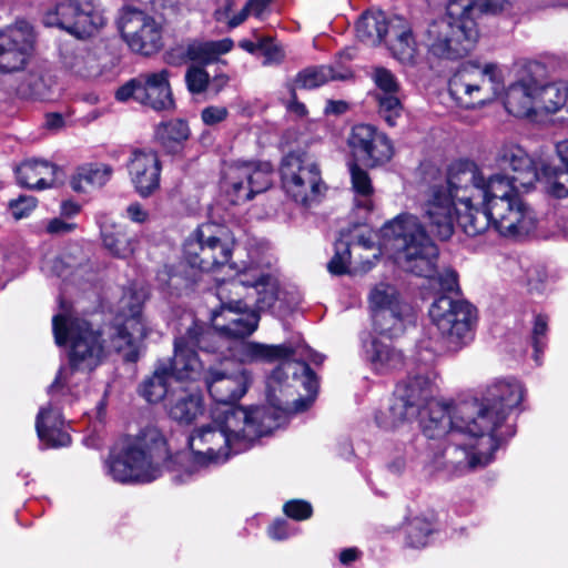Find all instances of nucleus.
I'll list each match as a JSON object with an SVG mask.
<instances>
[{"instance_id": "52", "label": "nucleus", "mask_w": 568, "mask_h": 568, "mask_svg": "<svg viewBox=\"0 0 568 568\" xmlns=\"http://www.w3.org/2000/svg\"><path fill=\"white\" fill-rule=\"evenodd\" d=\"M232 6L233 0H217V8L214 11L215 20L226 23L230 29L239 27L250 16L246 6H244L239 13L232 16Z\"/></svg>"}, {"instance_id": "23", "label": "nucleus", "mask_w": 568, "mask_h": 568, "mask_svg": "<svg viewBox=\"0 0 568 568\" xmlns=\"http://www.w3.org/2000/svg\"><path fill=\"white\" fill-rule=\"evenodd\" d=\"M36 42L32 26L19 20L0 31V71L11 73L24 68Z\"/></svg>"}, {"instance_id": "48", "label": "nucleus", "mask_w": 568, "mask_h": 568, "mask_svg": "<svg viewBox=\"0 0 568 568\" xmlns=\"http://www.w3.org/2000/svg\"><path fill=\"white\" fill-rule=\"evenodd\" d=\"M434 530V523L429 518L415 516L405 526L406 542L413 548L425 547Z\"/></svg>"}, {"instance_id": "55", "label": "nucleus", "mask_w": 568, "mask_h": 568, "mask_svg": "<svg viewBox=\"0 0 568 568\" xmlns=\"http://www.w3.org/2000/svg\"><path fill=\"white\" fill-rule=\"evenodd\" d=\"M258 54L264 57V65L277 64L284 59L282 49L268 37L261 38Z\"/></svg>"}, {"instance_id": "35", "label": "nucleus", "mask_w": 568, "mask_h": 568, "mask_svg": "<svg viewBox=\"0 0 568 568\" xmlns=\"http://www.w3.org/2000/svg\"><path fill=\"white\" fill-rule=\"evenodd\" d=\"M57 166L49 161L31 159L16 169L17 181L21 186L43 190L54 183Z\"/></svg>"}, {"instance_id": "10", "label": "nucleus", "mask_w": 568, "mask_h": 568, "mask_svg": "<svg viewBox=\"0 0 568 568\" xmlns=\"http://www.w3.org/2000/svg\"><path fill=\"white\" fill-rule=\"evenodd\" d=\"M496 426L497 419H489ZM471 429H465L464 433L455 439H449L440 453H436L432 460L434 470L445 469L452 475H460L467 470L484 467L489 464L495 452L500 447L501 440L493 435L491 427L478 425Z\"/></svg>"}, {"instance_id": "9", "label": "nucleus", "mask_w": 568, "mask_h": 568, "mask_svg": "<svg viewBox=\"0 0 568 568\" xmlns=\"http://www.w3.org/2000/svg\"><path fill=\"white\" fill-rule=\"evenodd\" d=\"M301 361H285L277 366L267 382V403L273 412H283V423L287 414L303 412L315 400L318 381L308 363L320 365L322 354L304 347Z\"/></svg>"}, {"instance_id": "56", "label": "nucleus", "mask_w": 568, "mask_h": 568, "mask_svg": "<svg viewBox=\"0 0 568 568\" xmlns=\"http://www.w3.org/2000/svg\"><path fill=\"white\" fill-rule=\"evenodd\" d=\"M285 515L295 520L308 519L313 514L312 505L302 499H293L284 504Z\"/></svg>"}, {"instance_id": "36", "label": "nucleus", "mask_w": 568, "mask_h": 568, "mask_svg": "<svg viewBox=\"0 0 568 568\" xmlns=\"http://www.w3.org/2000/svg\"><path fill=\"white\" fill-rule=\"evenodd\" d=\"M374 329L390 338L402 335L407 325L413 324L415 316L412 307L404 304L397 310L374 311L371 312Z\"/></svg>"}, {"instance_id": "34", "label": "nucleus", "mask_w": 568, "mask_h": 568, "mask_svg": "<svg viewBox=\"0 0 568 568\" xmlns=\"http://www.w3.org/2000/svg\"><path fill=\"white\" fill-rule=\"evenodd\" d=\"M535 80H523L508 87L504 95V106L517 118L537 114Z\"/></svg>"}, {"instance_id": "42", "label": "nucleus", "mask_w": 568, "mask_h": 568, "mask_svg": "<svg viewBox=\"0 0 568 568\" xmlns=\"http://www.w3.org/2000/svg\"><path fill=\"white\" fill-rule=\"evenodd\" d=\"M168 363H160L158 361L152 376L146 378L140 386L141 395L149 403H159L162 399L166 400L172 388L176 387V384H174L170 374H168Z\"/></svg>"}, {"instance_id": "40", "label": "nucleus", "mask_w": 568, "mask_h": 568, "mask_svg": "<svg viewBox=\"0 0 568 568\" xmlns=\"http://www.w3.org/2000/svg\"><path fill=\"white\" fill-rule=\"evenodd\" d=\"M389 24L390 19L383 11L368 10L356 23V36L365 44L377 45L389 37Z\"/></svg>"}, {"instance_id": "37", "label": "nucleus", "mask_w": 568, "mask_h": 568, "mask_svg": "<svg viewBox=\"0 0 568 568\" xmlns=\"http://www.w3.org/2000/svg\"><path fill=\"white\" fill-rule=\"evenodd\" d=\"M233 48V41L229 38L217 41H199L192 40L173 49L169 57L173 59L174 52H179L183 58L200 63H210L217 59L219 55L227 53Z\"/></svg>"}, {"instance_id": "19", "label": "nucleus", "mask_w": 568, "mask_h": 568, "mask_svg": "<svg viewBox=\"0 0 568 568\" xmlns=\"http://www.w3.org/2000/svg\"><path fill=\"white\" fill-rule=\"evenodd\" d=\"M118 26L123 41L134 53L152 55L164 45L163 24L143 10L123 9Z\"/></svg>"}, {"instance_id": "64", "label": "nucleus", "mask_w": 568, "mask_h": 568, "mask_svg": "<svg viewBox=\"0 0 568 568\" xmlns=\"http://www.w3.org/2000/svg\"><path fill=\"white\" fill-rule=\"evenodd\" d=\"M180 280L179 276L171 274V268L168 266L158 273V281L163 288H176Z\"/></svg>"}, {"instance_id": "25", "label": "nucleus", "mask_w": 568, "mask_h": 568, "mask_svg": "<svg viewBox=\"0 0 568 568\" xmlns=\"http://www.w3.org/2000/svg\"><path fill=\"white\" fill-rule=\"evenodd\" d=\"M496 162L504 171L500 173L510 181V186L530 190L538 180V170L528 152L516 143L504 144L497 154Z\"/></svg>"}, {"instance_id": "61", "label": "nucleus", "mask_w": 568, "mask_h": 568, "mask_svg": "<svg viewBox=\"0 0 568 568\" xmlns=\"http://www.w3.org/2000/svg\"><path fill=\"white\" fill-rule=\"evenodd\" d=\"M125 215L136 224H144L150 220L149 211L139 202L129 204L125 209Z\"/></svg>"}, {"instance_id": "27", "label": "nucleus", "mask_w": 568, "mask_h": 568, "mask_svg": "<svg viewBox=\"0 0 568 568\" xmlns=\"http://www.w3.org/2000/svg\"><path fill=\"white\" fill-rule=\"evenodd\" d=\"M69 396L75 398L79 395H73L68 390L54 397L50 395L51 402L47 407H41L37 415L36 429L40 442L45 447H64L71 443V437L65 430L64 418L57 406L60 398L64 397L68 400Z\"/></svg>"}, {"instance_id": "49", "label": "nucleus", "mask_w": 568, "mask_h": 568, "mask_svg": "<svg viewBox=\"0 0 568 568\" xmlns=\"http://www.w3.org/2000/svg\"><path fill=\"white\" fill-rule=\"evenodd\" d=\"M345 75L336 73L328 65L307 68L301 71L296 78V85L304 89H314L329 80L344 79Z\"/></svg>"}, {"instance_id": "44", "label": "nucleus", "mask_w": 568, "mask_h": 568, "mask_svg": "<svg viewBox=\"0 0 568 568\" xmlns=\"http://www.w3.org/2000/svg\"><path fill=\"white\" fill-rule=\"evenodd\" d=\"M189 136V125L185 121L180 119L162 122L155 129L156 140L171 153L176 152Z\"/></svg>"}, {"instance_id": "39", "label": "nucleus", "mask_w": 568, "mask_h": 568, "mask_svg": "<svg viewBox=\"0 0 568 568\" xmlns=\"http://www.w3.org/2000/svg\"><path fill=\"white\" fill-rule=\"evenodd\" d=\"M84 255L82 250L74 245L68 252H63L61 255L48 260L43 264V270L57 277H61L67 281L73 278L74 281L82 276L84 271L88 268L87 265L82 264Z\"/></svg>"}, {"instance_id": "43", "label": "nucleus", "mask_w": 568, "mask_h": 568, "mask_svg": "<svg viewBox=\"0 0 568 568\" xmlns=\"http://www.w3.org/2000/svg\"><path fill=\"white\" fill-rule=\"evenodd\" d=\"M113 174L108 164H87L80 166L73 174L70 185L75 192H88L90 189L105 185Z\"/></svg>"}, {"instance_id": "17", "label": "nucleus", "mask_w": 568, "mask_h": 568, "mask_svg": "<svg viewBox=\"0 0 568 568\" xmlns=\"http://www.w3.org/2000/svg\"><path fill=\"white\" fill-rule=\"evenodd\" d=\"M146 298L143 290L125 291L121 301V313L116 318V326L112 336L111 346L128 362H135L139 358L140 344L146 337L148 329L143 322L141 312Z\"/></svg>"}, {"instance_id": "7", "label": "nucleus", "mask_w": 568, "mask_h": 568, "mask_svg": "<svg viewBox=\"0 0 568 568\" xmlns=\"http://www.w3.org/2000/svg\"><path fill=\"white\" fill-rule=\"evenodd\" d=\"M169 458L164 436L152 428L112 448L104 468L118 483H150L162 475L164 467H169Z\"/></svg>"}, {"instance_id": "4", "label": "nucleus", "mask_w": 568, "mask_h": 568, "mask_svg": "<svg viewBox=\"0 0 568 568\" xmlns=\"http://www.w3.org/2000/svg\"><path fill=\"white\" fill-rule=\"evenodd\" d=\"M432 237L435 235L422 216L405 213L381 229L379 245L405 271L434 280L440 290L453 292L458 287L457 273L452 268L437 271L438 247Z\"/></svg>"}, {"instance_id": "58", "label": "nucleus", "mask_w": 568, "mask_h": 568, "mask_svg": "<svg viewBox=\"0 0 568 568\" xmlns=\"http://www.w3.org/2000/svg\"><path fill=\"white\" fill-rule=\"evenodd\" d=\"M295 534L297 529L285 519H276L267 528L268 537L276 541L285 540Z\"/></svg>"}, {"instance_id": "5", "label": "nucleus", "mask_w": 568, "mask_h": 568, "mask_svg": "<svg viewBox=\"0 0 568 568\" xmlns=\"http://www.w3.org/2000/svg\"><path fill=\"white\" fill-rule=\"evenodd\" d=\"M55 343L69 344V364L62 366L48 394L54 397L64 390L80 395L88 375L102 362L105 351L101 333L93 329L89 322L62 311L52 318Z\"/></svg>"}, {"instance_id": "47", "label": "nucleus", "mask_w": 568, "mask_h": 568, "mask_svg": "<svg viewBox=\"0 0 568 568\" xmlns=\"http://www.w3.org/2000/svg\"><path fill=\"white\" fill-rule=\"evenodd\" d=\"M349 173L353 190L357 196L356 205L366 211L372 210L373 202L371 196L373 195L374 189L368 173L361 169L356 163L349 164Z\"/></svg>"}, {"instance_id": "26", "label": "nucleus", "mask_w": 568, "mask_h": 568, "mask_svg": "<svg viewBox=\"0 0 568 568\" xmlns=\"http://www.w3.org/2000/svg\"><path fill=\"white\" fill-rule=\"evenodd\" d=\"M131 183L142 197L151 196L160 187L161 162L151 149H134L126 162Z\"/></svg>"}, {"instance_id": "54", "label": "nucleus", "mask_w": 568, "mask_h": 568, "mask_svg": "<svg viewBox=\"0 0 568 568\" xmlns=\"http://www.w3.org/2000/svg\"><path fill=\"white\" fill-rule=\"evenodd\" d=\"M186 85L192 93H202L209 88L210 77L201 67H191L185 74Z\"/></svg>"}, {"instance_id": "1", "label": "nucleus", "mask_w": 568, "mask_h": 568, "mask_svg": "<svg viewBox=\"0 0 568 568\" xmlns=\"http://www.w3.org/2000/svg\"><path fill=\"white\" fill-rule=\"evenodd\" d=\"M519 189L499 173L486 175L475 163L459 161L449 166L445 180L420 193L418 210L440 241L452 237L455 222L468 236L493 229L503 237H523L535 231L537 216Z\"/></svg>"}, {"instance_id": "32", "label": "nucleus", "mask_w": 568, "mask_h": 568, "mask_svg": "<svg viewBox=\"0 0 568 568\" xmlns=\"http://www.w3.org/2000/svg\"><path fill=\"white\" fill-rule=\"evenodd\" d=\"M362 357L382 375L400 368L404 363L400 351L372 335L362 337Z\"/></svg>"}, {"instance_id": "13", "label": "nucleus", "mask_w": 568, "mask_h": 568, "mask_svg": "<svg viewBox=\"0 0 568 568\" xmlns=\"http://www.w3.org/2000/svg\"><path fill=\"white\" fill-rule=\"evenodd\" d=\"M424 435L430 439H449L459 437L465 429H477L478 425L493 427V422L485 415L484 408H476L468 403L449 406L437 400L429 404L417 417Z\"/></svg>"}, {"instance_id": "3", "label": "nucleus", "mask_w": 568, "mask_h": 568, "mask_svg": "<svg viewBox=\"0 0 568 568\" xmlns=\"http://www.w3.org/2000/svg\"><path fill=\"white\" fill-rule=\"evenodd\" d=\"M217 233L219 227L212 223L200 225L184 242L185 261L202 272H211L217 267H227L234 272L227 280L214 277L215 295L219 301H230L234 294L240 300L248 302L252 308L255 306L256 312L272 308L278 298L277 278L257 265H226L232 251L229 244L221 241Z\"/></svg>"}, {"instance_id": "59", "label": "nucleus", "mask_w": 568, "mask_h": 568, "mask_svg": "<svg viewBox=\"0 0 568 568\" xmlns=\"http://www.w3.org/2000/svg\"><path fill=\"white\" fill-rule=\"evenodd\" d=\"M229 115V110L223 105H210L202 110L201 119L205 125H215L224 120Z\"/></svg>"}, {"instance_id": "30", "label": "nucleus", "mask_w": 568, "mask_h": 568, "mask_svg": "<svg viewBox=\"0 0 568 568\" xmlns=\"http://www.w3.org/2000/svg\"><path fill=\"white\" fill-rule=\"evenodd\" d=\"M231 357L240 364L272 363L297 353L286 344L270 345L252 341H236L227 346Z\"/></svg>"}, {"instance_id": "12", "label": "nucleus", "mask_w": 568, "mask_h": 568, "mask_svg": "<svg viewBox=\"0 0 568 568\" xmlns=\"http://www.w3.org/2000/svg\"><path fill=\"white\" fill-rule=\"evenodd\" d=\"M219 341L220 336L212 329L205 328L191 318V325L186 332L174 339L173 357L159 359V362L169 364L168 374L176 386L182 385L183 381H196L203 374V364L196 349L217 353L220 352Z\"/></svg>"}, {"instance_id": "41", "label": "nucleus", "mask_w": 568, "mask_h": 568, "mask_svg": "<svg viewBox=\"0 0 568 568\" xmlns=\"http://www.w3.org/2000/svg\"><path fill=\"white\" fill-rule=\"evenodd\" d=\"M537 113H556L568 102V82L540 84L535 81Z\"/></svg>"}, {"instance_id": "51", "label": "nucleus", "mask_w": 568, "mask_h": 568, "mask_svg": "<svg viewBox=\"0 0 568 568\" xmlns=\"http://www.w3.org/2000/svg\"><path fill=\"white\" fill-rule=\"evenodd\" d=\"M341 239L334 244V255L327 264V270L333 275H342L348 272L351 261V243L341 234Z\"/></svg>"}, {"instance_id": "45", "label": "nucleus", "mask_w": 568, "mask_h": 568, "mask_svg": "<svg viewBox=\"0 0 568 568\" xmlns=\"http://www.w3.org/2000/svg\"><path fill=\"white\" fill-rule=\"evenodd\" d=\"M544 184L546 192L556 199L568 196V169L551 164H544L538 171V180Z\"/></svg>"}, {"instance_id": "31", "label": "nucleus", "mask_w": 568, "mask_h": 568, "mask_svg": "<svg viewBox=\"0 0 568 568\" xmlns=\"http://www.w3.org/2000/svg\"><path fill=\"white\" fill-rule=\"evenodd\" d=\"M169 78L170 73L165 69L140 74L138 102L149 105L156 111L173 109L174 101Z\"/></svg>"}, {"instance_id": "22", "label": "nucleus", "mask_w": 568, "mask_h": 568, "mask_svg": "<svg viewBox=\"0 0 568 568\" xmlns=\"http://www.w3.org/2000/svg\"><path fill=\"white\" fill-rule=\"evenodd\" d=\"M204 383L213 402L231 406L245 396L253 384V374L245 367L210 366L204 373Z\"/></svg>"}, {"instance_id": "63", "label": "nucleus", "mask_w": 568, "mask_h": 568, "mask_svg": "<svg viewBox=\"0 0 568 568\" xmlns=\"http://www.w3.org/2000/svg\"><path fill=\"white\" fill-rule=\"evenodd\" d=\"M77 225L74 223L65 222L62 219H53L47 225V231L50 234H67L72 232Z\"/></svg>"}, {"instance_id": "24", "label": "nucleus", "mask_w": 568, "mask_h": 568, "mask_svg": "<svg viewBox=\"0 0 568 568\" xmlns=\"http://www.w3.org/2000/svg\"><path fill=\"white\" fill-rule=\"evenodd\" d=\"M348 145L355 159L368 166L384 164L393 155L388 138L369 124L354 125L348 136Z\"/></svg>"}, {"instance_id": "50", "label": "nucleus", "mask_w": 568, "mask_h": 568, "mask_svg": "<svg viewBox=\"0 0 568 568\" xmlns=\"http://www.w3.org/2000/svg\"><path fill=\"white\" fill-rule=\"evenodd\" d=\"M63 65L72 73L88 78L98 73V63L95 58L84 51L79 50L63 57Z\"/></svg>"}, {"instance_id": "62", "label": "nucleus", "mask_w": 568, "mask_h": 568, "mask_svg": "<svg viewBox=\"0 0 568 568\" xmlns=\"http://www.w3.org/2000/svg\"><path fill=\"white\" fill-rule=\"evenodd\" d=\"M138 89H140V75L119 88L115 92V98L119 101H126L130 98L138 101Z\"/></svg>"}, {"instance_id": "20", "label": "nucleus", "mask_w": 568, "mask_h": 568, "mask_svg": "<svg viewBox=\"0 0 568 568\" xmlns=\"http://www.w3.org/2000/svg\"><path fill=\"white\" fill-rule=\"evenodd\" d=\"M525 387L517 379H501L496 382L488 389V397L485 402H469L476 408H484L488 419H497L493 435L499 437L504 442L507 437L513 436L514 430L506 425V418L509 413L519 407L525 397Z\"/></svg>"}, {"instance_id": "16", "label": "nucleus", "mask_w": 568, "mask_h": 568, "mask_svg": "<svg viewBox=\"0 0 568 568\" xmlns=\"http://www.w3.org/2000/svg\"><path fill=\"white\" fill-rule=\"evenodd\" d=\"M280 172L286 195L304 206L317 201L325 189L318 165L305 153L285 155Z\"/></svg>"}, {"instance_id": "14", "label": "nucleus", "mask_w": 568, "mask_h": 568, "mask_svg": "<svg viewBox=\"0 0 568 568\" xmlns=\"http://www.w3.org/2000/svg\"><path fill=\"white\" fill-rule=\"evenodd\" d=\"M504 89V74L495 63L483 68L465 67L449 80L448 91L463 108L484 105L497 98Z\"/></svg>"}, {"instance_id": "11", "label": "nucleus", "mask_w": 568, "mask_h": 568, "mask_svg": "<svg viewBox=\"0 0 568 568\" xmlns=\"http://www.w3.org/2000/svg\"><path fill=\"white\" fill-rule=\"evenodd\" d=\"M437 374L428 368L420 369L398 384L388 413L376 415L381 428L394 429L405 422L416 419L422 410L435 403Z\"/></svg>"}, {"instance_id": "29", "label": "nucleus", "mask_w": 568, "mask_h": 568, "mask_svg": "<svg viewBox=\"0 0 568 568\" xmlns=\"http://www.w3.org/2000/svg\"><path fill=\"white\" fill-rule=\"evenodd\" d=\"M169 416L179 424L190 425L204 413L201 392L194 387L178 385L165 402Z\"/></svg>"}, {"instance_id": "28", "label": "nucleus", "mask_w": 568, "mask_h": 568, "mask_svg": "<svg viewBox=\"0 0 568 568\" xmlns=\"http://www.w3.org/2000/svg\"><path fill=\"white\" fill-rule=\"evenodd\" d=\"M373 79L376 84L375 99L378 103V113L389 126H394L403 112L399 83L385 68L375 69Z\"/></svg>"}, {"instance_id": "33", "label": "nucleus", "mask_w": 568, "mask_h": 568, "mask_svg": "<svg viewBox=\"0 0 568 568\" xmlns=\"http://www.w3.org/2000/svg\"><path fill=\"white\" fill-rule=\"evenodd\" d=\"M388 39V47L395 59L403 64L415 63L417 43L407 20L402 17H393Z\"/></svg>"}, {"instance_id": "57", "label": "nucleus", "mask_w": 568, "mask_h": 568, "mask_svg": "<svg viewBox=\"0 0 568 568\" xmlns=\"http://www.w3.org/2000/svg\"><path fill=\"white\" fill-rule=\"evenodd\" d=\"M37 201L32 196L21 195L9 202V211L16 220L27 217L36 207Z\"/></svg>"}, {"instance_id": "60", "label": "nucleus", "mask_w": 568, "mask_h": 568, "mask_svg": "<svg viewBox=\"0 0 568 568\" xmlns=\"http://www.w3.org/2000/svg\"><path fill=\"white\" fill-rule=\"evenodd\" d=\"M548 278L547 272L542 266H532L527 271L526 280L530 290L540 291Z\"/></svg>"}, {"instance_id": "53", "label": "nucleus", "mask_w": 568, "mask_h": 568, "mask_svg": "<svg viewBox=\"0 0 568 568\" xmlns=\"http://www.w3.org/2000/svg\"><path fill=\"white\" fill-rule=\"evenodd\" d=\"M548 331V317L538 314L535 316L532 328L534 357L537 364H540V356L546 346V334Z\"/></svg>"}, {"instance_id": "15", "label": "nucleus", "mask_w": 568, "mask_h": 568, "mask_svg": "<svg viewBox=\"0 0 568 568\" xmlns=\"http://www.w3.org/2000/svg\"><path fill=\"white\" fill-rule=\"evenodd\" d=\"M43 24L59 28L78 39H88L104 27L105 18L92 0H57L44 13Z\"/></svg>"}, {"instance_id": "2", "label": "nucleus", "mask_w": 568, "mask_h": 568, "mask_svg": "<svg viewBox=\"0 0 568 568\" xmlns=\"http://www.w3.org/2000/svg\"><path fill=\"white\" fill-rule=\"evenodd\" d=\"M283 424V412L267 406H237L214 416L212 423L192 430L187 443L190 454L175 458L183 464V474L175 477L181 483L201 470L224 464L232 455L243 453L262 436L271 434Z\"/></svg>"}, {"instance_id": "21", "label": "nucleus", "mask_w": 568, "mask_h": 568, "mask_svg": "<svg viewBox=\"0 0 568 568\" xmlns=\"http://www.w3.org/2000/svg\"><path fill=\"white\" fill-rule=\"evenodd\" d=\"M211 321L215 329L212 332L220 336L217 345L222 354V335L236 338L251 335L258 326L260 315L248 302L233 294L230 301H220V307L212 311Z\"/></svg>"}, {"instance_id": "6", "label": "nucleus", "mask_w": 568, "mask_h": 568, "mask_svg": "<svg viewBox=\"0 0 568 568\" xmlns=\"http://www.w3.org/2000/svg\"><path fill=\"white\" fill-rule=\"evenodd\" d=\"M514 0H449L446 13L429 24L426 47L435 57L459 59L467 55L478 40L477 20L506 11Z\"/></svg>"}, {"instance_id": "38", "label": "nucleus", "mask_w": 568, "mask_h": 568, "mask_svg": "<svg viewBox=\"0 0 568 568\" xmlns=\"http://www.w3.org/2000/svg\"><path fill=\"white\" fill-rule=\"evenodd\" d=\"M101 236L104 247L118 258H128L135 252L138 237L121 224H103Z\"/></svg>"}, {"instance_id": "8", "label": "nucleus", "mask_w": 568, "mask_h": 568, "mask_svg": "<svg viewBox=\"0 0 568 568\" xmlns=\"http://www.w3.org/2000/svg\"><path fill=\"white\" fill-rule=\"evenodd\" d=\"M429 317L437 331L436 339L420 341L419 359L429 364L435 356L456 353L469 345L475 337L477 310L469 302L442 295L429 308Z\"/></svg>"}, {"instance_id": "46", "label": "nucleus", "mask_w": 568, "mask_h": 568, "mask_svg": "<svg viewBox=\"0 0 568 568\" xmlns=\"http://www.w3.org/2000/svg\"><path fill=\"white\" fill-rule=\"evenodd\" d=\"M406 304L397 288L388 283L376 284L368 294V305L371 312L397 310L398 306Z\"/></svg>"}, {"instance_id": "18", "label": "nucleus", "mask_w": 568, "mask_h": 568, "mask_svg": "<svg viewBox=\"0 0 568 568\" xmlns=\"http://www.w3.org/2000/svg\"><path fill=\"white\" fill-rule=\"evenodd\" d=\"M268 162L236 161L224 170L222 186L233 204L245 203L272 185Z\"/></svg>"}]
</instances>
